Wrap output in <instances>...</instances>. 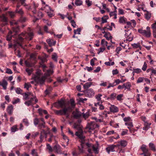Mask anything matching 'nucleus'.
Here are the masks:
<instances>
[{"label":"nucleus","instance_id":"4d7b16f0","mask_svg":"<svg viewBox=\"0 0 156 156\" xmlns=\"http://www.w3.org/2000/svg\"><path fill=\"white\" fill-rule=\"evenodd\" d=\"M20 102V99L19 98H17L14 101H12V103L13 104H15L19 102Z\"/></svg>","mask_w":156,"mask_h":156},{"label":"nucleus","instance_id":"774afa93","mask_svg":"<svg viewBox=\"0 0 156 156\" xmlns=\"http://www.w3.org/2000/svg\"><path fill=\"white\" fill-rule=\"evenodd\" d=\"M152 28L153 30H156V22L151 25Z\"/></svg>","mask_w":156,"mask_h":156},{"label":"nucleus","instance_id":"13d9d810","mask_svg":"<svg viewBox=\"0 0 156 156\" xmlns=\"http://www.w3.org/2000/svg\"><path fill=\"white\" fill-rule=\"evenodd\" d=\"M39 123V121L38 119L36 118L34 120V123L35 125H37Z\"/></svg>","mask_w":156,"mask_h":156},{"label":"nucleus","instance_id":"6e6d98bb","mask_svg":"<svg viewBox=\"0 0 156 156\" xmlns=\"http://www.w3.org/2000/svg\"><path fill=\"white\" fill-rule=\"evenodd\" d=\"M23 122L26 126H28L29 125L28 121L27 119H24L23 120Z\"/></svg>","mask_w":156,"mask_h":156},{"label":"nucleus","instance_id":"3c124183","mask_svg":"<svg viewBox=\"0 0 156 156\" xmlns=\"http://www.w3.org/2000/svg\"><path fill=\"white\" fill-rule=\"evenodd\" d=\"M8 13L9 15L12 18H13L15 15V13L14 12H12L9 11L8 12Z\"/></svg>","mask_w":156,"mask_h":156},{"label":"nucleus","instance_id":"603ef678","mask_svg":"<svg viewBox=\"0 0 156 156\" xmlns=\"http://www.w3.org/2000/svg\"><path fill=\"white\" fill-rule=\"evenodd\" d=\"M147 67V64L145 62H144L143 67L142 68V69L144 71H145L146 70Z\"/></svg>","mask_w":156,"mask_h":156},{"label":"nucleus","instance_id":"e2e57ef3","mask_svg":"<svg viewBox=\"0 0 156 156\" xmlns=\"http://www.w3.org/2000/svg\"><path fill=\"white\" fill-rule=\"evenodd\" d=\"M17 130V128L16 126H13L11 128V131L12 132H15Z\"/></svg>","mask_w":156,"mask_h":156},{"label":"nucleus","instance_id":"c756f323","mask_svg":"<svg viewBox=\"0 0 156 156\" xmlns=\"http://www.w3.org/2000/svg\"><path fill=\"white\" fill-rule=\"evenodd\" d=\"M46 148L48 150L49 152H52L54 150L50 144H47L46 145Z\"/></svg>","mask_w":156,"mask_h":156},{"label":"nucleus","instance_id":"bf43d9fd","mask_svg":"<svg viewBox=\"0 0 156 156\" xmlns=\"http://www.w3.org/2000/svg\"><path fill=\"white\" fill-rule=\"evenodd\" d=\"M123 96V94H120L118 95L117 97V100L119 101H121L122 100V98Z\"/></svg>","mask_w":156,"mask_h":156},{"label":"nucleus","instance_id":"ddd939ff","mask_svg":"<svg viewBox=\"0 0 156 156\" xmlns=\"http://www.w3.org/2000/svg\"><path fill=\"white\" fill-rule=\"evenodd\" d=\"M109 109L110 112L113 113H116L119 111L118 108L114 105H111Z\"/></svg>","mask_w":156,"mask_h":156},{"label":"nucleus","instance_id":"680f3d73","mask_svg":"<svg viewBox=\"0 0 156 156\" xmlns=\"http://www.w3.org/2000/svg\"><path fill=\"white\" fill-rule=\"evenodd\" d=\"M31 154L34 156H38L37 152L34 149H33L32 150Z\"/></svg>","mask_w":156,"mask_h":156},{"label":"nucleus","instance_id":"f257e3e1","mask_svg":"<svg viewBox=\"0 0 156 156\" xmlns=\"http://www.w3.org/2000/svg\"><path fill=\"white\" fill-rule=\"evenodd\" d=\"M57 104H58L60 107L63 108L59 110H55L54 112L57 115H65L66 119H69L70 115L68 112L69 110L71 108L70 106L66 107V104L63 100L59 101L55 103V105L56 107H57V106L56 105Z\"/></svg>","mask_w":156,"mask_h":156},{"label":"nucleus","instance_id":"b1692460","mask_svg":"<svg viewBox=\"0 0 156 156\" xmlns=\"http://www.w3.org/2000/svg\"><path fill=\"white\" fill-rule=\"evenodd\" d=\"M23 94V99L25 100H27L29 98V96L31 94V93L30 92H28L27 93H25Z\"/></svg>","mask_w":156,"mask_h":156},{"label":"nucleus","instance_id":"49530a36","mask_svg":"<svg viewBox=\"0 0 156 156\" xmlns=\"http://www.w3.org/2000/svg\"><path fill=\"white\" fill-rule=\"evenodd\" d=\"M52 90V88L51 87H49L48 89H46L45 91V93L46 95L48 94L49 93L50 91H51Z\"/></svg>","mask_w":156,"mask_h":156},{"label":"nucleus","instance_id":"423d86ee","mask_svg":"<svg viewBox=\"0 0 156 156\" xmlns=\"http://www.w3.org/2000/svg\"><path fill=\"white\" fill-rule=\"evenodd\" d=\"M53 150L55 153L59 154H62V150L61 146L58 144H56L53 147Z\"/></svg>","mask_w":156,"mask_h":156},{"label":"nucleus","instance_id":"0e129e2a","mask_svg":"<svg viewBox=\"0 0 156 156\" xmlns=\"http://www.w3.org/2000/svg\"><path fill=\"white\" fill-rule=\"evenodd\" d=\"M125 125L128 126H131V127H133V125L132 122H126L125 123Z\"/></svg>","mask_w":156,"mask_h":156},{"label":"nucleus","instance_id":"412c9836","mask_svg":"<svg viewBox=\"0 0 156 156\" xmlns=\"http://www.w3.org/2000/svg\"><path fill=\"white\" fill-rule=\"evenodd\" d=\"M47 41L50 46L55 45L56 42L55 41H54L52 42L50 39H48L47 40Z\"/></svg>","mask_w":156,"mask_h":156},{"label":"nucleus","instance_id":"4be33fe9","mask_svg":"<svg viewBox=\"0 0 156 156\" xmlns=\"http://www.w3.org/2000/svg\"><path fill=\"white\" fill-rule=\"evenodd\" d=\"M151 125V123H149L147 122H145L144 123V126L143 127V129L147 130L150 128V126Z\"/></svg>","mask_w":156,"mask_h":156},{"label":"nucleus","instance_id":"bb28decb","mask_svg":"<svg viewBox=\"0 0 156 156\" xmlns=\"http://www.w3.org/2000/svg\"><path fill=\"white\" fill-rule=\"evenodd\" d=\"M108 18V16H105L102 17L101 18L102 20L101 23L103 24L107 22V20Z\"/></svg>","mask_w":156,"mask_h":156},{"label":"nucleus","instance_id":"c85d7f7f","mask_svg":"<svg viewBox=\"0 0 156 156\" xmlns=\"http://www.w3.org/2000/svg\"><path fill=\"white\" fill-rule=\"evenodd\" d=\"M149 146L151 150L154 151H156L155 147L153 143H150L149 144Z\"/></svg>","mask_w":156,"mask_h":156},{"label":"nucleus","instance_id":"4468645a","mask_svg":"<svg viewBox=\"0 0 156 156\" xmlns=\"http://www.w3.org/2000/svg\"><path fill=\"white\" fill-rule=\"evenodd\" d=\"M8 84L7 82L5 80H2V82H0V85L2 86L4 90H6L7 89V86Z\"/></svg>","mask_w":156,"mask_h":156},{"label":"nucleus","instance_id":"39448f33","mask_svg":"<svg viewBox=\"0 0 156 156\" xmlns=\"http://www.w3.org/2000/svg\"><path fill=\"white\" fill-rule=\"evenodd\" d=\"M99 126L96 123L94 122H91L90 123L87 124L86 126V129H88L89 132H91L92 130H94L95 129L98 128Z\"/></svg>","mask_w":156,"mask_h":156},{"label":"nucleus","instance_id":"09e8293b","mask_svg":"<svg viewBox=\"0 0 156 156\" xmlns=\"http://www.w3.org/2000/svg\"><path fill=\"white\" fill-rule=\"evenodd\" d=\"M38 58L43 63L46 61V59L45 57L39 56L38 57Z\"/></svg>","mask_w":156,"mask_h":156},{"label":"nucleus","instance_id":"9d476101","mask_svg":"<svg viewBox=\"0 0 156 156\" xmlns=\"http://www.w3.org/2000/svg\"><path fill=\"white\" fill-rule=\"evenodd\" d=\"M73 128L77 129L79 132L81 133L82 132V129L81 125L79 123H75L73 125Z\"/></svg>","mask_w":156,"mask_h":156},{"label":"nucleus","instance_id":"2eb2a0df","mask_svg":"<svg viewBox=\"0 0 156 156\" xmlns=\"http://www.w3.org/2000/svg\"><path fill=\"white\" fill-rule=\"evenodd\" d=\"M38 5L36 4L34 2L33 7L32 8H31V9L32 12L34 14H36L37 13L36 9L38 7Z\"/></svg>","mask_w":156,"mask_h":156},{"label":"nucleus","instance_id":"a211bd4d","mask_svg":"<svg viewBox=\"0 0 156 156\" xmlns=\"http://www.w3.org/2000/svg\"><path fill=\"white\" fill-rule=\"evenodd\" d=\"M13 111V106L12 105L9 106L7 108V112L9 114L11 115Z\"/></svg>","mask_w":156,"mask_h":156},{"label":"nucleus","instance_id":"e433bc0d","mask_svg":"<svg viewBox=\"0 0 156 156\" xmlns=\"http://www.w3.org/2000/svg\"><path fill=\"white\" fill-rule=\"evenodd\" d=\"M18 2H20L21 5L24 6H27V4L25 3L26 0H17Z\"/></svg>","mask_w":156,"mask_h":156},{"label":"nucleus","instance_id":"69168bd1","mask_svg":"<svg viewBox=\"0 0 156 156\" xmlns=\"http://www.w3.org/2000/svg\"><path fill=\"white\" fill-rule=\"evenodd\" d=\"M116 96V93H112L110 95V98L112 99H114Z\"/></svg>","mask_w":156,"mask_h":156},{"label":"nucleus","instance_id":"cd10ccee","mask_svg":"<svg viewBox=\"0 0 156 156\" xmlns=\"http://www.w3.org/2000/svg\"><path fill=\"white\" fill-rule=\"evenodd\" d=\"M83 144H81L80 146H78V149L79 151L81 153H83L84 152V151L83 150Z\"/></svg>","mask_w":156,"mask_h":156},{"label":"nucleus","instance_id":"a19ab883","mask_svg":"<svg viewBox=\"0 0 156 156\" xmlns=\"http://www.w3.org/2000/svg\"><path fill=\"white\" fill-rule=\"evenodd\" d=\"M27 20V18L25 17L21 16L20 19V21L21 22H24Z\"/></svg>","mask_w":156,"mask_h":156},{"label":"nucleus","instance_id":"0eeeda50","mask_svg":"<svg viewBox=\"0 0 156 156\" xmlns=\"http://www.w3.org/2000/svg\"><path fill=\"white\" fill-rule=\"evenodd\" d=\"M82 132L80 133L79 132H76L75 133V135L77 136L81 140V142L82 144H84L85 141V136H83L82 134Z\"/></svg>","mask_w":156,"mask_h":156},{"label":"nucleus","instance_id":"8fccbe9b","mask_svg":"<svg viewBox=\"0 0 156 156\" xmlns=\"http://www.w3.org/2000/svg\"><path fill=\"white\" fill-rule=\"evenodd\" d=\"M102 96V95L101 94H98L96 96V98L97 100L99 101L101 100V97Z\"/></svg>","mask_w":156,"mask_h":156},{"label":"nucleus","instance_id":"f3484780","mask_svg":"<svg viewBox=\"0 0 156 156\" xmlns=\"http://www.w3.org/2000/svg\"><path fill=\"white\" fill-rule=\"evenodd\" d=\"M104 36L108 40L111 39L112 38V36L111 35L110 33L108 32H106L104 35Z\"/></svg>","mask_w":156,"mask_h":156},{"label":"nucleus","instance_id":"f03ea898","mask_svg":"<svg viewBox=\"0 0 156 156\" xmlns=\"http://www.w3.org/2000/svg\"><path fill=\"white\" fill-rule=\"evenodd\" d=\"M12 32L11 31H9V32L6 37V40L8 41H10L12 37L14 38H16V40L14 41V44L13 45L14 48H16L18 46L22 47L21 43L23 41V38L20 35H19L16 36L15 34L12 35Z\"/></svg>","mask_w":156,"mask_h":156},{"label":"nucleus","instance_id":"a878e982","mask_svg":"<svg viewBox=\"0 0 156 156\" xmlns=\"http://www.w3.org/2000/svg\"><path fill=\"white\" fill-rule=\"evenodd\" d=\"M92 84L91 82L87 83L83 85V87L85 89H87L90 87Z\"/></svg>","mask_w":156,"mask_h":156},{"label":"nucleus","instance_id":"2f4dec72","mask_svg":"<svg viewBox=\"0 0 156 156\" xmlns=\"http://www.w3.org/2000/svg\"><path fill=\"white\" fill-rule=\"evenodd\" d=\"M120 144L122 146L125 147L127 144V142L125 140H121L120 142Z\"/></svg>","mask_w":156,"mask_h":156},{"label":"nucleus","instance_id":"6ab92c4d","mask_svg":"<svg viewBox=\"0 0 156 156\" xmlns=\"http://www.w3.org/2000/svg\"><path fill=\"white\" fill-rule=\"evenodd\" d=\"M146 145L143 144L141 147V149H142L143 152H144V154H146L149 153L148 152V149L146 148Z\"/></svg>","mask_w":156,"mask_h":156},{"label":"nucleus","instance_id":"de8ad7c7","mask_svg":"<svg viewBox=\"0 0 156 156\" xmlns=\"http://www.w3.org/2000/svg\"><path fill=\"white\" fill-rule=\"evenodd\" d=\"M52 58L55 62H57V56L56 54L55 53L52 55Z\"/></svg>","mask_w":156,"mask_h":156},{"label":"nucleus","instance_id":"79ce46f5","mask_svg":"<svg viewBox=\"0 0 156 156\" xmlns=\"http://www.w3.org/2000/svg\"><path fill=\"white\" fill-rule=\"evenodd\" d=\"M31 87V86L29 83H25L24 87L26 88L27 90H28L29 88Z\"/></svg>","mask_w":156,"mask_h":156},{"label":"nucleus","instance_id":"4c0bfd02","mask_svg":"<svg viewBox=\"0 0 156 156\" xmlns=\"http://www.w3.org/2000/svg\"><path fill=\"white\" fill-rule=\"evenodd\" d=\"M45 123H39L38 126V127H39V129H41L43 128H46V127L45 125Z\"/></svg>","mask_w":156,"mask_h":156},{"label":"nucleus","instance_id":"72a5a7b5","mask_svg":"<svg viewBox=\"0 0 156 156\" xmlns=\"http://www.w3.org/2000/svg\"><path fill=\"white\" fill-rule=\"evenodd\" d=\"M26 71L28 75L30 76L33 70L32 69H30L28 68H27L26 69Z\"/></svg>","mask_w":156,"mask_h":156},{"label":"nucleus","instance_id":"20e7f679","mask_svg":"<svg viewBox=\"0 0 156 156\" xmlns=\"http://www.w3.org/2000/svg\"><path fill=\"white\" fill-rule=\"evenodd\" d=\"M46 79V78L44 76H41L39 75H36L34 78L37 84H39L41 85H43Z\"/></svg>","mask_w":156,"mask_h":156},{"label":"nucleus","instance_id":"7ed1b4c3","mask_svg":"<svg viewBox=\"0 0 156 156\" xmlns=\"http://www.w3.org/2000/svg\"><path fill=\"white\" fill-rule=\"evenodd\" d=\"M21 35L24 37L28 40H31L33 38L34 34L33 31L30 28H28V32L25 34L22 33Z\"/></svg>","mask_w":156,"mask_h":156},{"label":"nucleus","instance_id":"5701e85b","mask_svg":"<svg viewBox=\"0 0 156 156\" xmlns=\"http://www.w3.org/2000/svg\"><path fill=\"white\" fill-rule=\"evenodd\" d=\"M145 18L147 20H149L151 17V13L150 12L147 11L146 13L145 14Z\"/></svg>","mask_w":156,"mask_h":156},{"label":"nucleus","instance_id":"052dcab7","mask_svg":"<svg viewBox=\"0 0 156 156\" xmlns=\"http://www.w3.org/2000/svg\"><path fill=\"white\" fill-rule=\"evenodd\" d=\"M25 63L26 66L27 67H32V65L31 63H30L29 62L27 61H25Z\"/></svg>","mask_w":156,"mask_h":156},{"label":"nucleus","instance_id":"dca6fc26","mask_svg":"<svg viewBox=\"0 0 156 156\" xmlns=\"http://www.w3.org/2000/svg\"><path fill=\"white\" fill-rule=\"evenodd\" d=\"M0 20L2 21L5 23L7 22V19L4 14H3L1 16H0Z\"/></svg>","mask_w":156,"mask_h":156},{"label":"nucleus","instance_id":"aec40b11","mask_svg":"<svg viewBox=\"0 0 156 156\" xmlns=\"http://www.w3.org/2000/svg\"><path fill=\"white\" fill-rule=\"evenodd\" d=\"M144 33L143 35H145L147 37H150L151 36V33L150 31H147L144 30Z\"/></svg>","mask_w":156,"mask_h":156},{"label":"nucleus","instance_id":"ea45409f","mask_svg":"<svg viewBox=\"0 0 156 156\" xmlns=\"http://www.w3.org/2000/svg\"><path fill=\"white\" fill-rule=\"evenodd\" d=\"M82 3V1L80 0H77L76 1L75 4L76 5L79 6L81 5Z\"/></svg>","mask_w":156,"mask_h":156},{"label":"nucleus","instance_id":"1a4fd4ad","mask_svg":"<svg viewBox=\"0 0 156 156\" xmlns=\"http://www.w3.org/2000/svg\"><path fill=\"white\" fill-rule=\"evenodd\" d=\"M116 145H112L107 147L106 148V150L108 153H109L110 152H114L115 151L114 149Z\"/></svg>","mask_w":156,"mask_h":156},{"label":"nucleus","instance_id":"c9c22d12","mask_svg":"<svg viewBox=\"0 0 156 156\" xmlns=\"http://www.w3.org/2000/svg\"><path fill=\"white\" fill-rule=\"evenodd\" d=\"M19 30V28L18 27H13V32H12V34L14 32L15 33H17L18 32Z\"/></svg>","mask_w":156,"mask_h":156},{"label":"nucleus","instance_id":"338daca9","mask_svg":"<svg viewBox=\"0 0 156 156\" xmlns=\"http://www.w3.org/2000/svg\"><path fill=\"white\" fill-rule=\"evenodd\" d=\"M71 23L72 26L73 27H75L76 26V24L73 20H71Z\"/></svg>","mask_w":156,"mask_h":156},{"label":"nucleus","instance_id":"864d4df0","mask_svg":"<svg viewBox=\"0 0 156 156\" xmlns=\"http://www.w3.org/2000/svg\"><path fill=\"white\" fill-rule=\"evenodd\" d=\"M89 115V113L87 112L85 114H84L83 115V117L85 119H87Z\"/></svg>","mask_w":156,"mask_h":156},{"label":"nucleus","instance_id":"9b49d317","mask_svg":"<svg viewBox=\"0 0 156 156\" xmlns=\"http://www.w3.org/2000/svg\"><path fill=\"white\" fill-rule=\"evenodd\" d=\"M34 98H31L30 100L26 101L24 104L28 106L31 105H33L34 104Z\"/></svg>","mask_w":156,"mask_h":156},{"label":"nucleus","instance_id":"5fc2aeb1","mask_svg":"<svg viewBox=\"0 0 156 156\" xmlns=\"http://www.w3.org/2000/svg\"><path fill=\"white\" fill-rule=\"evenodd\" d=\"M132 46L133 48H137L140 47V44L139 43L135 44L134 43L132 44Z\"/></svg>","mask_w":156,"mask_h":156},{"label":"nucleus","instance_id":"7c9ffc66","mask_svg":"<svg viewBox=\"0 0 156 156\" xmlns=\"http://www.w3.org/2000/svg\"><path fill=\"white\" fill-rule=\"evenodd\" d=\"M15 91L16 93L18 94H21L23 95V94H22L23 90L20 88H16L15 89Z\"/></svg>","mask_w":156,"mask_h":156},{"label":"nucleus","instance_id":"393cba45","mask_svg":"<svg viewBox=\"0 0 156 156\" xmlns=\"http://www.w3.org/2000/svg\"><path fill=\"white\" fill-rule=\"evenodd\" d=\"M70 104L71 107H71V108L69 110L70 112L72 111V108H74L75 105L74 101L73 100L71 99L70 100Z\"/></svg>","mask_w":156,"mask_h":156},{"label":"nucleus","instance_id":"473e14b6","mask_svg":"<svg viewBox=\"0 0 156 156\" xmlns=\"http://www.w3.org/2000/svg\"><path fill=\"white\" fill-rule=\"evenodd\" d=\"M15 12L16 13L19 14L21 16L23 15L24 14V12L22 9H20L19 10H18V9H16Z\"/></svg>","mask_w":156,"mask_h":156},{"label":"nucleus","instance_id":"58836bf2","mask_svg":"<svg viewBox=\"0 0 156 156\" xmlns=\"http://www.w3.org/2000/svg\"><path fill=\"white\" fill-rule=\"evenodd\" d=\"M133 73H139L141 72V70L139 68H137L136 69H133Z\"/></svg>","mask_w":156,"mask_h":156},{"label":"nucleus","instance_id":"37998d69","mask_svg":"<svg viewBox=\"0 0 156 156\" xmlns=\"http://www.w3.org/2000/svg\"><path fill=\"white\" fill-rule=\"evenodd\" d=\"M92 147L93 150L94 151L95 153L96 154H98V147H95L94 146H93Z\"/></svg>","mask_w":156,"mask_h":156},{"label":"nucleus","instance_id":"f8f14e48","mask_svg":"<svg viewBox=\"0 0 156 156\" xmlns=\"http://www.w3.org/2000/svg\"><path fill=\"white\" fill-rule=\"evenodd\" d=\"M73 117L75 119H78L80 118L81 115V112H79L73 111L72 112Z\"/></svg>","mask_w":156,"mask_h":156},{"label":"nucleus","instance_id":"6e6552de","mask_svg":"<svg viewBox=\"0 0 156 156\" xmlns=\"http://www.w3.org/2000/svg\"><path fill=\"white\" fill-rule=\"evenodd\" d=\"M86 95H87L88 97H90L94 95V92L92 89H90L88 90H87L85 92Z\"/></svg>","mask_w":156,"mask_h":156},{"label":"nucleus","instance_id":"a18cd8bd","mask_svg":"<svg viewBox=\"0 0 156 156\" xmlns=\"http://www.w3.org/2000/svg\"><path fill=\"white\" fill-rule=\"evenodd\" d=\"M81 31V29L80 28H78L76 30H74V33L75 34H80V32Z\"/></svg>","mask_w":156,"mask_h":156},{"label":"nucleus","instance_id":"f704fd0d","mask_svg":"<svg viewBox=\"0 0 156 156\" xmlns=\"http://www.w3.org/2000/svg\"><path fill=\"white\" fill-rule=\"evenodd\" d=\"M125 18L124 17H121L119 19V22L120 23H125L126 21L125 20Z\"/></svg>","mask_w":156,"mask_h":156},{"label":"nucleus","instance_id":"c03bdc74","mask_svg":"<svg viewBox=\"0 0 156 156\" xmlns=\"http://www.w3.org/2000/svg\"><path fill=\"white\" fill-rule=\"evenodd\" d=\"M131 84L129 83H125V89H129L131 87Z\"/></svg>","mask_w":156,"mask_h":156}]
</instances>
